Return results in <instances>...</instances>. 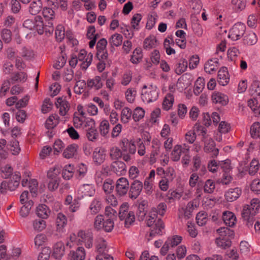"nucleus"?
I'll list each match as a JSON object with an SVG mask.
<instances>
[{"instance_id": "obj_1", "label": "nucleus", "mask_w": 260, "mask_h": 260, "mask_svg": "<svg viewBox=\"0 0 260 260\" xmlns=\"http://www.w3.org/2000/svg\"><path fill=\"white\" fill-rule=\"evenodd\" d=\"M259 208V201L258 199H253L249 205L243 206L241 215L242 218L246 221L248 228L252 226L255 221L254 216L258 212Z\"/></svg>"}, {"instance_id": "obj_2", "label": "nucleus", "mask_w": 260, "mask_h": 260, "mask_svg": "<svg viewBox=\"0 0 260 260\" xmlns=\"http://www.w3.org/2000/svg\"><path fill=\"white\" fill-rule=\"evenodd\" d=\"M118 217L121 221L124 220V226L129 228L135 220V215L133 211H129L128 203H123L119 207Z\"/></svg>"}, {"instance_id": "obj_3", "label": "nucleus", "mask_w": 260, "mask_h": 260, "mask_svg": "<svg viewBox=\"0 0 260 260\" xmlns=\"http://www.w3.org/2000/svg\"><path fill=\"white\" fill-rule=\"evenodd\" d=\"M21 179V174L19 172H15L7 181H3L1 184L0 190L2 193L6 192L7 189L10 191L15 190L19 186Z\"/></svg>"}, {"instance_id": "obj_4", "label": "nucleus", "mask_w": 260, "mask_h": 260, "mask_svg": "<svg viewBox=\"0 0 260 260\" xmlns=\"http://www.w3.org/2000/svg\"><path fill=\"white\" fill-rule=\"evenodd\" d=\"M98 254L96 256V260H113V257L107 252L108 251L106 241L104 239L100 240L96 245Z\"/></svg>"}, {"instance_id": "obj_5", "label": "nucleus", "mask_w": 260, "mask_h": 260, "mask_svg": "<svg viewBox=\"0 0 260 260\" xmlns=\"http://www.w3.org/2000/svg\"><path fill=\"white\" fill-rule=\"evenodd\" d=\"M246 28V25L244 23L238 22L231 28L229 37L233 41H237L244 36Z\"/></svg>"}, {"instance_id": "obj_6", "label": "nucleus", "mask_w": 260, "mask_h": 260, "mask_svg": "<svg viewBox=\"0 0 260 260\" xmlns=\"http://www.w3.org/2000/svg\"><path fill=\"white\" fill-rule=\"evenodd\" d=\"M158 94L159 90L156 86L151 85L147 91L142 93L141 98L144 102L149 103L155 101L158 99Z\"/></svg>"}, {"instance_id": "obj_7", "label": "nucleus", "mask_w": 260, "mask_h": 260, "mask_svg": "<svg viewBox=\"0 0 260 260\" xmlns=\"http://www.w3.org/2000/svg\"><path fill=\"white\" fill-rule=\"evenodd\" d=\"M129 188V182L126 178L121 177L117 179L115 184V190L118 196L120 197L125 196Z\"/></svg>"}, {"instance_id": "obj_8", "label": "nucleus", "mask_w": 260, "mask_h": 260, "mask_svg": "<svg viewBox=\"0 0 260 260\" xmlns=\"http://www.w3.org/2000/svg\"><path fill=\"white\" fill-rule=\"evenodd\" d=\"M142 182L138 180H134L131 184L129 188V197L131 199L138 198L143 189Z\"/></svg>"}, {"instance_id": "obj_9", "label": "nucleus", "mask_w": 260, "mask_h": 260, "mask_svg": "<svg viewBox=\"0 0 260 260\" xmlns=\"http://www.w3.org/2000/svg\"><path fill=\"white\" fill-rule=\"evenodd\" d=\"M120 147L122 153H130L135 154L136 151V146L134 142L129 141L127 139L124 138L120 142Z\"/></svg>"}, {"instance_id": "obj_10", "label": "nucleus", "mask_w": 260, "mask_h": 260, "mask_svg": "<svg viewBox=\"0 0 260 260\" xmlns=\"http://www.w3.org/2000/svg\"><path fill=\"white\" fill-rule=\"evenodd\" d=\"M111 170L118 176L124 175L126 172V167L124 162L115 160L111 165Z\"/></svg>"}, {"instance_id": "obj_11", "label": "nucleus", "mask_w": 260, "mask_h": 260, "mask_svg": "<svg viewBox=\"0 0 260 260\" xmlns=\"http://www.w3.org/2000/svg\"><path fill=\"white\" fill-rule=\"evenodd\" d=\"M165 224L163 221L160 219L158 218L157 221L150 227V234L149 236L153 237L155 236L162 235L163 234V230L165 229Z\"/></svg>"}, {"instance_id": "obj_12", "label": "nucleus", "mask_w": 260, "mask_h": 260, "mask_svg": "<svg viewBox=\"0 0 260 260\" xmlns=\"http://www.w3.org/2000/svg\"><path fill=\"white\" fill-rule=\"evenodd\" d=\"M106 150L103 147H96L94 149L92 158L93 161L97 165H100L105 160L106 158Z\"/></svg>"}, {"instance_id": "obj_13", "label": "nucleus", "mask_w": 260, "mask_h": 260, "mask_svg": "<svg viewBox=\"0 0 260 260\" xmlns=\"http://www.w3.org/2000/svg\"><path fill=\"white\" fill-rule=\"evenodd\" d=\"M204 150L206 153H210L212 158L217 157L219 153V149L216 148V143L212 139L205 143Z\"/></svg>"}, {"instance_id": "obj_14", "label": "nucleus", "mask_w": 260, "mask_h": 260, "mask_svg": "<svg viewBox=\"0 0 260 260\" xmlns=\"http://www.w3.org/2000/svg\"><path fill=\"white\" fill-rule=\"evenodd\" d=\"M65 253L64 244L59 241L55 243L53 247L52 256L56 259H60Z\"/></svg>"}, {"instance_id": "obj_15", "label": "nucleus", "mask_w": 260, "mask_h": 260, "mask_svg": "<svg viewBox=\"0 0 260 260\" xmlns=\"http://www.w3.org/2000/svg\"><path fill=\"white\" fill-rule=\"evenodd\" d=\"M242 193V190L239 187L230 188L225 192L224 197L228 202H233L238 199Z\"/></svg>"}, {"instance_id": "obj_16", "label": "nucleus", "mask_w": 260, "mask_h": 260, "mask_svg": "<svg viewBox=\"0 0 260 260\" xmlns=\"http://www.w3.org/2000/svg\"><path fill=\"white\" fill-rule=\"evenodd\" d=\"M217 78L218 82L220 85L225 86L228 84L230 78L228 68L226 67H223L218 71Z\"/></svg>"}, {"instance_id": "obj_17", "label": "nucleus", "mask_w": 260, "mask_h": 260, "mask_svg": "<svg viewBox=\"0 0 260 260\" xmlns=\"http://www.w3.org/2000/svg\"><path fill=\"white\" fill-rule=\"evenodd\" d=\"M212 100L215 104H219L221 106H225L229 103L228 96L220 92L214 91L212 94Z\"/></svg>"}, {"instance_id": "obj_18", "label": "nucleus", "mask_w": 260, "mask_h": 260, "mask_svg": "<svg viewBox=\"0 0 260 260\" xmlns=\"http://www.w3.org/2000/svg\"><path fill=\"white\" fill-rule=\"evenodd\" d=\"M222 218L225 224L230 227L234 226L237 221L235 215L229 211L224 212L222 214Z\"/></svg>"}, {"instance_id": "obj_19", "label": "nucleus", "mask_w": 260, "mask_h": 260, "mask_svg": "<svg viewBox=\"0 0 260 260\" xmlns=\"http://www.w3.org/2000/svg\"><path fill=\"white\" fill-rule=\"evenodd\" d=\"M55 105L57 108H59V114L61 116L66 115L70 109L68 102L61 97L57 99Z\"/></svg>"}, {"instance_id": "obj_20", "label": "nucleus", "mask_w": 260, "mask_h": 260, "mask_svg": "<svg viewBox=\"0 0 260 260\" xmlns=\"http://www.w3.org/2000/svg\"><path fill=\"white\" fill-rule=\"evenodd\" d=\"M36 213L37 216L40 218L46 219L51 213V211L47 205L42 204L39 205L37 207Z\"/></svg>"}, {"instance_id": "obj_21", "label": "nucleus", "mask_w": 260, "mask_h": 260, "mask_svg": "<svg viewBox=\"0 0 260 260\" xmlns=\"http://www.w3.org/2000/svg\"><path fill=\"white\" fill-rule=\"evenodd\" d=\"M147 206V203L145 201H142L138 206L137 211L136 212V216L138 220L140 221H143L146 216L147 212L146 209Z\"/></svg>"}, {"instance_id": "obj_22", "label": "nucleus", "mask_w": 260, "mask_h": 260, "mask_svg": "<svg viewBox=\"0 0 260 260\" xmlns=\"http://www.w3.org/2000/svg\"><path fill=\"white\" fill-rule=\"evenodd\" d=\"M184 148H182L181 145H177L175 146L174 149L171 153V159L174 161H177L180 159V155L182 152H188L189 151V147L186 148V146H184Z\"/></svg>"}, {"instance_id": "obj_23", "label": "nucleus", "mask_w": 260, "mask_h": 260, "mask_svg": "<svg viewBox=\"0 0 260 260\" xmlns=\"http://www.w3.org/2000/svg\"><path fill=\"white\" fill-rule=\"evenodd\" d=\"M103 207L101 200L99 198H94L90 203L89 207L91 214L94 215L98 213Z\"/></svg>"}, {"instance_id": "obj_24", "label": "nucleus", "mask_w": 260, "mask_h": 260, "mask_svg": "<svg viewBox=\"0 0 260 260\" xmlns=\"http://www.w3.org/2000/svg\"><path fill=\"white\" fill-rule=\"evenodd\" d=\"M35 30H36L39 35H42L47 32V28L45 26L43 19L40 16H37L35 17Z\"/></svg>"}, {"instance_id": "obj_25", "label": "nucleus", "mask_w": 260, "mask_h": 260, "mask_svg": "<svg viewBox=\"0 0 260 260\" xmlns=\"http://www.w3.org/2000/svg\"><path fill=\"white\" fill-rule=\"evenodd\" d=\"M78 146L76 144L69 145L63 151L62 155L64 158H72L77 153Z\"/></svg>"}, {"instance_id": "obj_26", "label": "nucleus", "mask_w": 260, "mask_h": 260, "mask_svg": "<svg viewBox=\"0 0 260 260\" xmlns=\"http://www.w3.org/2000/svg\"><path fill=\"white\" fill-rule=\"evenodd\" d=\"M216 232L219 234V237L234 238L235 236L234 231L228 227H220Z\"/></svg>"}, {"instance_id": "obj_27", "label": "nucleus", "mask_w": 260, "mask_h": 260, "mask_svg": "<svg viewBox=\"0 0 260 260\" xmlns=\"http://www.w3.org/2000/svg\"><path fill=\"white\" fill-rule=\"evenodd\" d=\"M174 102V98L173 94L171 93H167L162 102V109L166 111L169 110L172 107Z\"/></svg>"}, {"instance_id": "obj_28", "label": "nucleus", "mask_w": 260, "mask_h": 260, "mask_svg": "<svg viewBox=\"0 0 260 260\" xmlns=\"http://www.w3.org/2000/svg\"><path fill=\"white\" fill-rule=\"evenodd\" d=\"M88 87L91 88L94 87L95 89H101L103 86L101 78L99 76H96L93 79H88L87 82Z\"/></svg>"}, {"instance_id": "obj_29", "label": "nucleus", "mask_w": 260, "mask_h": 260, "mask_svg": "<svg viewBox=\"0 0 260 260\" xmlns=\"http://www.w3.org/2000/svg\"><path fill=\"white\" fill-rule=\"evenodd\" d=\"M243 43L247 45L255 44L257 41L256 34L253 31H250L243 36Z\"/></svg>"}, {"instance_id": "obj_30", "label": "nucleus", "mask_w": 260, "mask_h": 260, "mask_svg": "<svg viewBox=\"0 0 260 260\" xmlns=\"http://www.w3.org/2000/svg\"><path fill=\"white\" fill-rule=\"evenodd\" d=\"M42 7L41 0H34L30 5L29 12L31 15H37L41 10Z\"/></svg>"}, {"instance_id": "obj_31", "label": "nucleus", "mask_w": 260, "mask_h": 260, "mask_svg": "<svg viewBox=\"0 0 260 260\" xmlns=\"http://www.w3.org/2000/svg\"><path fill=\"white\" fill-rule=\"evenodd\" d=\"M233 238H226L224 237H218L216 238L215 242L218 247L222 249L229 248L231 245V240Z\"/></svg>"}, {"instance_id": "obj_32", "label": "nucleus", "mask_w": 260, "mask_h": 260, "mask_svg": "<svg viewBox=\"0 0 260 260\" xmlns=\"http://www.w3.org/2000/svg\"><path fill=\"white\" fill-rule=\"evenodd\" d=\"M69 255L71 257H74L76 260H84L85 257L84 248L82 247H79L76 251H71Z\"/></svg>"}, {"instance_id": "obj_33", "label": "nucleus", "mask_w": 260, "mask_h": 260, "mask_svg": "<svg viewBox=\"0 0 260 260\" xmlns=\"http://www.w3.org/2000/svg\"><path fill=\"white\" fill-rule=\"evenodd\" d=\"M7 148L13 155H18L21 150L19 142L15 139L10 142V143L7 145Z\"/></svg>"}, {"instance_id": "obj_34", "label": "nucleus", "mask_w": 260, "mask_h": 260, "mask_svg": "<svg viewBox=\"0 0 260 260\" xmlns=\"http://www.w3.org/2000/svg\"><path fill=\"white\" fill-rule=\"evenodd\" d=\"M115 187V184L114 182L110 178L106 179L103 185V189L106 194L111 193Z\"/></svg>"}, {"instance_id": "obj_35", "label": "nucleus", "mask_w": 260, "mask_h": 260, "mask_svg": "<svg viewBox=\"0 0 260 260\" xmlns=\"http://www.w3.org/2000/svg\"><path fill=\"white\" fill-rule=\"evenodd\" d=\"M67 223V219L66 216L62 213H59L57 214L56 219V224L57 230L60 231Z\"/></svg>"}, {"instance_id": "obj_36", "label": "nucleus", "mask_w": 260, "mask_h": 260, "mask_svg": "<svg viewBox=\"0 0 260 260\" xmlns=\"http://www.w3.org/2000/svg\"><path fill=\"white\" fill-rule=\"evenodd\" d=\"M250 132L252 138H260V122H254L251 126Z\"/></svg>"}, {"instance_id": "obj_37", "label": "nucleus", "mask_w": 260, "mask_h": 260, "mask_svg": "<svg viewBox=\"0 0 260 260\" xmlns=\"http://www.w3.org/2000/svg\"><path fill=\"white\" fill-rule=\"evenodd\" d=\"M157 213L154 211H150L146 216L145 223L148 227H151L157 221Z\"/></svg>"}, {"instance_id": "obj_38", "label": "nucleus", "mask_w": 260, "mask_h": 260, "mask_svg": "<svg viewBox=\"0 0 260 260\" xmlns=\"http://www.w3.org/2000/svg\"><path fill=\"white\" fill-rule=\"evenodd\" d=\"M157 40L154 36H150L146 38L144 41L143 47L145 49H150L155 47Z\"/></svg>"}, {"instance_id": "obj_39", "label": "nucleus", "mask_w": 260, "mask_h": 260, "mask_svg": "<svg viewBox=\"0 0 260 260\" xmlns=\"http://www.w3.org/2000/svg\"><path fill=\"white\" fill-rule=\"evenodd\" d=\"M187 67V61L186 59H183L176 64L175 72L177 75H181L186 71Z\"/></svg>"}, {"instance_id": "obj_40", "label": "nucleus", "mask_w": 260, "mask_h": 260, "mask_svg": "<svg viewBox=\"0 0 260 260\" xmlns=\"http://www.w3.org/2000/svg\"><path fill=\"white\" fill-rule=\"evenodd\" d=\"M86 131V136L89 141L94 142L98 139L99 133L96 128H87Z\"/></svg>"}, {"instance_id": "obj_41", "label": "nucleus", "mask_w": 260, "mask_h": 260, "mask_svg": "<svg viewBox=\"0 0 260 260\" xmlns=\"http://www.w3.org/2000/svg\"><path fill=\"white\" fill-rule=\"evenodd\" d=\"M142 57V49L140 48H137L133 51L131 61L133 63H138L141 60Z\"/></svg>"}, {"instance_id": "obj_42", "label": "nucleus", "mask_w": 260, "mask_h": 260, "mask_svg": "<svg viewBox=\"0 0 260 260\" xmlns=\"http://www.w3.org/2000/svg\"><path fill=\"white\" fill-rule=\"evenodd\" d=\"M248 106L255 114H260V105L255 98L248 100Z\"/></svg>"}, {"instance_id": "obj_43", "label": "nucleus", "mask_w": 260, "mask_h": 260, "mask_svg": "<svg viewBox=\"0 0 260 260\" xmlns=\"http://www.w3.org/2000/svg\"><path fill=\"white\" fill-rule=\"evenodd\" d=\"M250 93L253 96L260 95V81L257 80L253 81L250 88Z\"/></svg>"}, {"instance_id": "obj_44", "label": "nucleus", "mask_w": 260, "mask_h": 260, "mask_svg": "<svg viewBox=\"0 0 260 260\" xmlns=\"http://www.w3.org/2000/svg\"><path fill=\"white\" fill-rule=\"evenodd\" d=\"M122 39V36L120 34H115L110 37L109 43L111 45L118 47L121 45Z\"/></svg>"}, {"instance_id": "obj_45", "label": "nucleus", "mask_w": 260, "mask_h": 260, "mask_svg": "<svg viewBox=\"0 0 260 260\" xmlns=\"http://www.w3.org/2000/svg\"><path fill=\"white\" fill-rule=\"evenodd\" d=\"M99 129L101 135L103 137H106L109 133L110 129L108 121L107 120H102L100 123Z\"/></svg>"}, {"instance_id": "obj_46", "label": "nucleus", "mask_w": 260, "mask_h": 260, "mask_svg": "<svg viewBox=\"0 0 260 260\" xmlns=\"http://www.w3.org/2000/svg\"><path fill=\"white\" fill-rule=\"evenodd\" d=\"M132 114V111L131 109L125 107L122 109L121 115V120L124 123H126L131 119Z\"/></svg>"}, {"instance_id": "obj_47", "label": "nucleus", "mask_w": 260, "mask_h": 260, "mask_svg": "<svg viewBox=\"0 0 260 260\" xmlns=\"http://www.w3.org/2000/svg\"><path fill=\"white\" fill-rule=\"evenodd\" d=\"M74 167L71 165L66 166L63 169L62 176L66 180H69L74 175Z\"/></svg>"}, {"instance_id": "obj_48", "label": "nucleus", "mask_w": 260, "mask_h": 260, "mask_svg": "<svg viewBox=\"0 0 260 260\" xmlns=\"http://www.w3.org/2000/svg\"><path fill=\"white\" fill-rule=\"evenodd\" d=\"M182 240V238L181 236L174 235L171 237H169L166 241L170 247H174L180 243Z\"/></svg>"}, {"instance_id": "obj_49", "label": "nucleus", "mask_w": 260, "mask_h": 260, "mask_svg": "<svg viewBox=\"0 0 260 260\" xmlns=\"http://www.w3.org/2000/svg\"><path fill=\"white\" fill-rule=\"evenodd\" d=\"M43 15L46 21H51L55 17L54 11L50 8L45 7L42 11Z\"/></svg>"}, {"instance_id": "obj_50", "label": "nucleus", "mask_w": 260, "mask_h": 260, "mask_svg": "<svg viewBox=\"0 0 260 260\" xmlns=\"http://www.w3.org/2000/svg\"><path fill=\"white\" fill-rule=\"evenodd\" d=\"M215 188V184L213 180L208 179L204 185V191L206 193H212Z\"/></svg>"}, {"instance_id": "obj_51", "label": "nucleus", "mask_w": 260, "mask_h": 260, "mask_svg": "<svg viewBox=\"0 0 260 260\" xmlns=\"http://www.w3.org/2000/svg\"><path fill=\"white\" fill-rule=\"evenodd\" d=\"M142 16L140 13L135 14L133 16L131 21L132 28L137 30L139 29V23L142 20Z\"/></svg>"}, {"instance_id": "obj_52", "label": "nucleus", "mask_w": 260, "mask_h": 260, "mask_svg": "<svg viewBox=\"0 0 260 260\" xmlns=\"http://www.w3.org/2000/svg\"><path fill=\"white\" fill-rule=\"evenodd\" d=\"M205 81L204 78L199 77L195 82L194 93H200L205 86Z\"/></svg>"}, {"instance_id": "obj_53", "label": "nucleus", "mask_w": 260, "mask_h": 260, "mask_svg": "<svg viewBox=\"0 0 260 260\" xmlns=\"http://www.w3.org/2000/svg\"><path fill=\"white\" fill-rule=\"evenodd\" d=\"M145 115V111L140 107H137L134 111L133 118L135 121H139L143 118Z\"/></svg>"}, {"instance_id": "obj_54", "label": "nucleus", "mask_w": 260, "mask_h": 260, "mask_svg": "<svg viewBox=\"0 0 260 260\" xmlns=\"http://www.w3.org/2000/svg\"><path fill=\"white\" fill-rule=\"evenodd\" d=\"M65 36L64 28L62 25L57 26L55 29V37L58 42H61Z\"/></svg>"}, {"instance_id": "obj_55", "label": "nucleus", "mask_w": 260, "mask_h": 260, "mask_svg": "<svg viewBox=\"0 0 260 260\" xmlns=\"http://www.w3.org/2000/svg\"><path fill=\"white\" fill-rule=\"evenodd\" d=\"M259 168V164L257 160L253 159L250 163L249 169V174L251 175H254L258 171Z\"/></svg>"}, {"instance_id": "obj_56", "label": "nucleus", "mask_w": 260, "mask_h": 260, "mask_svg": "<svg viewBox=\"0 0 260 260\" xmlns=\"http://www.w3.org/2000/svg\"><path fill=\"white\" fill-rule=\"evenodd\" d=\"M114 224V223L112 218H108L105 219L103 223V228H102V229L106 232H110L113 229Z\"/></svg>"}, {"instance_id": "obj_57", "label": "nucleus", "mask_w": 260, "mask_h": 260, "mask_svg": "<svg viewBox=\"0 0 260 260\" xmlns=\"http://www.w3.org/2000/svg\"><path fill=\"white\" fill-rule=\"evenodd\" d=\"M87 171L86 166L83 164H81L78 166V169L76 172L75 175L78 179H81L85 176Z\"/></svg>"}, {"instance_id": "obj_58", "label": "nucleus", "mask_w": 260, "mask_h": 260, "mask_svg": "<svg viewBox=\"0 0 260 260\" xmlns=\"http://www.w3.org/2000/svg\"><path fill=\"white\" fill-rule=\"evenodd\" d=\"M107 45V41L106 39L102 38L97 43L96 46V52L102 53L105 51H107L106 46Z\"/></svg>"}, {"instance_id": "obj_59", "label": "nucleus", "mask_w": 260, "mask_h": 260, "mask_svg": "<svg viewBox=\"0 0 260 260\" xmlns=\"http://www.w3.org/2000/svg\"><path fill=\"white\" fill-rule=\"evenodd\" d=\"M11 85V82L9 80H5L2 84L0 89V98H2L5 96L7 92L9 91Z\"/></svg>"}, {"instance_id": "obj_60", "label": "nucleus", "mask_w": 260, "mask_h": 260, "mask_svg": "<svg viewBox=\"0 0 260 260\" xmlns=\"http://www.w3.org/2000/svg\"><path fill=\"white\" fill-rule=\"evenodd\" d=\"M122 152L119 148L117 147H112L110 149V156L112 159H117L122 157Z\"/></svg>"}, {"instance_id": "obj_61", "label": "nucleus", "mask_w": 260, "mask_h": 260, "mask_svg": "<svg viewBox=\"0 0 260 260\" xmlns=\"http://www.w3.org/2000/svg\"><path fill=\"white\" fill-rule=\"evenodd\" d=\"M219 165L222 169L223 173H229L231 171L232 167L230 159H228L223 161H219Z\"/></svg>"}, {"instance_id": "obj_62", "label": "nucleus", "mask_w": 260, "mask_h": 260, "mask_svg": "<svg viewBox=\"0 0 260 260\" xmlns=\"http://www.w3.org/2000/svg\"><path fill=\"white\" fill-rule=\"evenodd\" d=\"M46 226V221L43 219H36L33 222V226L36 231H42Z\"/></svg>"}, {"instance_id": "obj_63", "label": "nucleus", "mask_w": 260, "mask_h": 260, "mask_svg": "<svg viewBox=\"0 0 260 260\" xmlns=\"http://www.w3.org/2000/svg\"><path fill=\"white\" fill-rule=\"evenodd\" d=\"M1 37L6 43H8L12 40V32L10 29H3L1 31Z\"/></svg>"}, {"instance_id": "obj_64", "label": "nucleus", "mask_w": 260, "mask_h": 260, "mask_svg": "<svg viewBox=\"0 0 260 260\" xmlns=\"http://www.w3.org/2000/svg\"><path fill=\"white\" fill-rule=\"evenodd\" d=\"M251 190L256 194H260V179H254L250 184Z\"/></svg>"}]
</instances>
